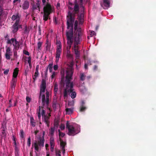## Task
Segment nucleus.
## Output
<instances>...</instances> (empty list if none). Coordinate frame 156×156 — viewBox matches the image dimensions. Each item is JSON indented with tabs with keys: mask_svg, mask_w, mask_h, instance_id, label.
Returning <instances> with one entry per match:
<instances>
[{
	"mask_svg": "<svg viewBox=\"0 0 156 156\" xmlns=\"http://www.w3.org/2000/svg\"><path fill=\"white\" fill-rule=\"evenodd\" d=\"M66 35L67 37V44L69 45L66 48L68 52L69 51L73 42V29L70 28L69 31H66Z\"/></svg>",
	"mask_w": 156,
	"mask_h": 156,
	"instance_id": "nucleus-4",
	"label": "nucleus"
},
{
	"mask_svg": "<svg viewBox=\"0 0 156 156\" xmlns=\"http://www.w3.org/2000/svg\"><path fill=\"white\" fill-rule=\"evenodd\" d=\"M53 68V64L50 63L49 64L47 68L49 69L50 72L51 73L52 70Z\"/></svg>",
	"mask_w": 156,
	"mask_h": 156,
	"instance_id": "nucleus-29",
	"label": "nucleus"
},
{
	"mask_svg": "<svg viewBox=\"0 0 156 156\" xmlns=\"http://www.w3.org/2000/svg\"><path fill=\"white\" fill-rule=\"evenodd\" d=\"M44 14L43 16V20L46 21H47L48 18L50 19L49 18V15L50 14L49 12V13L44 12Z\"/></svg>",
	"mask_w": 156,
	"mask_h": 156,
	"instance_id": "nucleus-18",
	"label": "nucleus"
},
{
	"mask_svg": "<svg viewBox=\"0 0 156 156\" xmlns=\"http://www.w3.org/2000/svg\"><path fill=\"white\" fill-rule=\"evenodd\" d=\"M55 153L56 156H61V151L59 150H56Z\"/></svg>",
	"mask_w": 156,
	"mask_h": 156,
	"instance_id": "nucleus-39",
	"label": "nucleus"
},
{
	"mask_svg": "<svg viewBox=\"0 0 156 156\" xmlns=\"http://www.w3.org/2000/svg\"><path fill=\"white\" fill-rule=\"evenodd\" d=\"M44 12L48 13H51L52 12V8L51 5L48 3L43 8Z\"/></svg>",
	"mask_w": 156,
	"mask_h": 156,
	"instance_id": "nucleus-10",
	"label": "nucleus"
},
{
	"mask_svg": "<svg viewBox=\"0 0 156 156\" xmlns=\"http://www.w3.org/2000/svg\"><path fill=\"white\" fill-rule=\"evenodd\" d=\"M79 12V6L77 4H75L74 7V10L73 12L72 13L69 11L68 13V15L67 16V28H73V24L75 20V16L76 14Z\"/></svg>",
	"mask_w": 156,
	"mask_h": 156,
	"instance_id": "nucleus-3",
	"label": "nucleus"
},
{
	"mask_svg": "<svg viewBox=\"0 0 156 156\" xmlns=\"http://www.w3.org/2000/svg\"><path fill=\"white\" fill-rule=\"evenodd\" d=\"M11 53V49L10 48L8 47L7 48L6 52L5 53L10 54Z\"/></svg>",
	"mask_w": 156,
	"mask_h": 156,
	"instance_id": "nucleus-44",
	"label": "nucleus"
},
{
	"mask_svg": "<svg viewBox=\"0 0 156 156\" xmlns=\"http://www.w3.org/2000/svg\"><path fill=\"white\" fill-rule=\"evenodd\" d=\"M56 44L57 45H59V44H61V42L59 41H56Z\"/></svg>",
	"mask_w": 156,
	"mask_h": 156,
	"instance_id": "nucleus-56",
	"label": "nucleus"
},
{
	"mask_svg": "<svg viewBox=\"0 0 156 156\" xmlns=\"http://www.w3.org/2000/svg\"><path fill=\"white\" fill-rule=\"evenodd\" d=\"M17 81L16 79H12V81L11 82V90L13 91L14 90L15 87L16 83Z\"/></svg>",
	"mask_w": 156,
	"mask_h": 156,
	"instance_id": "nucleus-13",
	"label": "nucleus"
},
{
	"mask_svg": "<svg viewBox=\"0 0 156 156\" xmlns=\"http://www.w3.org/2000/svg\"><path fill=\"white\" fill-rule=\"evenodd\" d=\"M26 101L28 103H30L31 100V99L28 96H27L26 98Z\"/></svg>",
	"mask_w": 156,
	"mask_h": 156,
	"instance_id": "nucleus-46",
	"label": "nucleus"
},
{
	"mask_svg": "<svg viewBox=\"0 0 156 156\" xmlns=\"http://www.w3.org/2000/svg\"><path fill=\"white\" fill-rule=\"evenodd\" d=\"M66 128L68 129V134L69 136H74L80 132L78 129H76L73 125H69L68 121L66 122Z\"/></svg>",
	"mask_w": 156,
	"mask_h": 156,
	"instance_id": "nucleus-5",
	"label": "nucleus"
},
{
	"mask_svg": "<svg viewBox=\"0 0 156 156\" xmlns=\"http://www.w3.org/2000/svg\"><path fill=\"white\" fill-rule=\"evenodd\" d=\"M16 40L14 38H12L11 39V41L12 43H13L14 42H15Z\"/></svg>",
	"mask_w": 156,
	"mask_h": 156,
	"instance_id": "nucleus-58",
	"label": "nucleus"
},
{
	"mask_svg": "<svg viewBox=\"0 0 156 156\" xmlns=\"http://www.w3.org/2000/svg\"><path fill=\"white\" fill-rule=\"evenodd\" d=\"M37 2L36 4V5L37 6V8H38V9H39V11H40V8H41V6H40V5L39 1V0H37Z\"/></svg>",
	"mask_w": 156,
	"mask_h": 156,
	"instance_id": "nucleus-33",
	"label": "nucleus"
},
{
	"mask_svg": "<svg viewBox=\"0 0 156 156\" xmlns=\"http://www.w3.org/2000/svg\"><path fill=\"white\" fill-rule=\"evenodd\" d=\"M39 73L35 72L34 75H33L32 77L33 79V82H34L35 81L37 78L38 76Z\"/></svg>",
	"mask_w": 156,
	"mask_h": 156,
	"instance_id": "nucleus-27",
	"label": "nucleus"
},
{
	"mask_svg": "<svg viewBox=\"0 0 156 156\" xmlns=\"http://www.w3.org/2000/svg\"><path fill=\"white\" fill-rule=\"evenodd\" d=\"M30 122L31 125L33 127H35V126L36 123L34 121V120L33 117H30Z\"/></svg>",
	"mask_w": 156,
	"mask_h": 156,
	"instance_id": "nucleus-25",
	"label": "nucleus"
},
{
	"mask_svg": "<svg viewBox=\"0 0 156 156\" xmlns=\"http://www.w3.org/2000/svg\"><path fill=\"white\" fill-rule=\"evenodd\" d=\"M29 7V2L27 0L25 1L22 5V8L23 9H27Z\"/></svg>",
	"mask_w": 156,
	"mask_h": 156,
	"instance_id": "nucleus-16",
	"label": "nucleus"
},
{
	"mask_svg": "<svg viewBox=\"0 0 156 156\" xmlns=\"http://www.w3.org/2000/svg\"><path fill=\"white\" fill-rule=\"evenodd\" d=\"M75 54L76 55H78L80 54V51H74Z\"/></svg>",
	"mask_w": 156,
	"mask_h": 156,
	"instance_id": "nucleus-54",
	"label": "nucleus"
},
{
	"mask_svg": "<svg viewBox=\"0 0 156 156\" xmlns=\"http://www.w3.org/2000/svg\"><path fill=\"white\" fill-rule=\"evenodd\" d=\"M90 35H92V36L93 35H95V33L94 31H92L91 32V34Z\"/></svg>",
	"mask_w": 156,
	"mask_h": 156,
	"instance_id": "nucleus-55",
	"label": "nucleus"
},
{
	"mask_svg": "<svg viewBox=\"0 0 156 156\" xmlns=\"http://www.w3.org/2000/svg\"><path fill=\"white\" fill-rule=\"evenodd\" d=\"M61 51L62 45L61 44H59L57 45L56 50V61L57 62L58 61Z\"/></svg>",
	"mask_w": 156,
	"mask_h": 156,
	"instance_id": "nucleus-9",
	"label": "nucleus"
},
{
	"mask_svg": "<svg viewBox=\"0 0 156 156\" xmlns=\"http://www.w3.org/2000/svg\"><path fill=\"white\" fill-rule=\"evenodd\" d=\"M27 144L28 147H30L31 144V138L30 136H29L28 139Z\"/></svg>",
	"mask_w": 156,
	"mask_h": 156,
	"instance_id": "nucleus-32",
	"label": "nucleus"
},
{
	"mask_svg": "<svg viewBox=\"0 0 156 156\" xmlns=\"http://www.w3.org/2000/svg\"><path fill=\"white\" fill-rule=\"evenodd\" d=\"M50 144L51 147H54L55 143L54 138L51 136L50 138Z\"/></svg>",
	"mask_w": 156,
	"mask_h": 156,
	"instance_id": "nucleus-22",
	"label": "nucleus"
},
{
	"mask_svg": "<svg viewBox=\"0 0 156 156\" xmlns=\"http://www.w3.org/2000/svg\"><path fill=\"white\" fill-rule=\"evenodd\" d=\"M51 116V113L50 112L47 115L42 117V122H44L48 127L50 126V117Z\"/></svg>",
	"mask_w": 156,
	"mask_h": 156,
	"instance_id": "nucleus-8",
	"label": "nucleus"
},
{
	"mask_svg": "<svg viewBox=\"0 0 156 156\" xmlns=\"http://www.w3.org/2000/svg\"><path fill=\"white\" fill-rule=\"evenodd\" d=\"M48 68H47L45 70V76H47V73H48Z\"/></svg>",
	"mask_w": 156,
	"mask_h": 156,
	"instance_id": "nucleus-59",
	"label": "nucleus"
},
{
	"mask_svg": "<svg viewBox=\"0 0 156 156\" xmlns=\"http://www.w3.org/2000/svg\"><path fill=\"white\" fill-rule=\"evenodd\" d=\"M14 57L15 59L17 58L18 55H17V52L16 51H14Z\"/></svg>",
	"mask_w": 156,
	"mask_h": 156,
	"instance_id": "nucleus-43",
	"label": "nucleus"
},
{
	"mask_svg": "<svg viewBox=\"0 0 156 156\" xmlns=\"http://www.w3.org/2000/svg\"><path fill=\"white\" fill-rule=\"evenodd\" d=\"M39 68V65H37L36 66V69H35V72H36L39 73V72H38Z\"/></svg>",
	"mask_w": 156,
	"mask_h": 156,
	"instance_id": "nucleus-51",
	"label": "nucleus"
},
{
	"mask_svg": "<svg viewBox=\"0 0 156 156\" xmlns=\"http://www.w3.org/2000/svg\"><path fill=\"white\" fill-rule=\"evenodd\" d=\"M12 27L13 29L12 32L15 33L18 31L19 28L21 27V25H16L13 24Z\"/></svg>",
	"mask_w": 156,
	"mask_h": 156,
	"instance_id": "nucleus-14",
	"label": "nucleus"
},
{
	"mask_svg": "<svg viewBox=\"0 0 156 156\" xmlns=\"http://www.w3.org/2000/svg\"><path fill=\"white\" fill-rule=\"evenodd\" d=\"M58 66L57 65H55L53 67V68L54 70H56L58 69Z\"/></svg>",
	"mask_w": 156,
	"mask_h": 156,
	"instance_id": "nucleus-52",
	"label": "nucleus"
},
{
	"mask_svg": "<svg viewBox=\"0 0 156 156\" xmlns=\"http://www.w3.org/2000/svg\"><path fill=\"white\" fill-rule=\"evenodd\" d=\"M83 14H81L80 15H78V19L80 22H82L83 20Z\"/></svg>",
	"mask_w": 156,
	"mask_h": 156,
	"instance_id": "nucleus-35",
	"label": "nucleus"
},
{
	"mask_svg": "<svg viewBox=\"0 0 156 156\" xmlns=\"http://www.w3.org/2000/svg\"><path fill=\"white\" fill-rule=\"evenodd\" d=\"M41 107L40 106H39V110L37 112L38 117L39 119H40L41 117Z\"/></svg>",
	"mask_w": 156,
	"mask_h": 156,
	"instance_id": "nucleus-31",
	"label": "nucleus"
},
{
	"mask_svg": "<svg viewBox=\"0 0 156 156\" xmlns=\"http://www.w3.org/2000/svg\"><path fill=\"white\" fill-rule=\"evenodd\" d=\"M66 114L70 115L73 112V109L71 108H66Z\"/></svg>",
	"mask_w": 156,
	"mask_h": 156,
	"instance_id": "nucleus-24",
	"label": "nucleus"
},
{
	"mask_svg": "<svg viewBox=\"0 0 156 156\" xmlns=\"http://www.w3.org/2000/svg\"><path fill=\"white\" fill-rule=\"evenodd\" d=\"M84 68L86 69H88L87 65L85 63L84 64Z\"/></svg>",
	"mask_w": 156,
	"mask_h": 156,
	"instance_id": "nucleus-63",
	"label": "nucleus"
},
{
	"mask_svg": "<svg viewBox=\"0 0 156 156\" xmlns=\"http://www.w3.org/2000/svg\"><path fill=\"white\" fill-rule=\"evenodd\" d=\"M56 75V73L55 72H54L52 73V74L51 75V78L52 79L54 78L55 76Z\"/></svg>",
	"mask_w": 156,
	"mask_h": 156,
	"instance_id": "nucleus-48",
	"label": "nucleus"
},
{
	"mask_svg": "<svg viewBox=\"0 0 156 156\" xmlns=\"http://www.w3.org/2000/svg\"><path fill=\"white\" fill-rule=\"evenodd\" d=\"M61 129L62 130H63L65 128V125L63 124H61L60 126Z\"/></svg>",
	"mask_w": 156,
	"mask_h": 156,
	"instance_id": "nucleus-53",
	"label": "nucleus"
},
{
	"mask_svg": "<svg viewBox=\"0 0 156 156\" xmlns=\"http://www.w3.org/2000/svg\"><path fill=\"white\" fill-rule=\"evenodd\" d=\"M12 139L13 141H14V145H15L16 148V139L14 135L12 136Z\"/></svg>",
	"mask_w": 156,
	"mask_h": 156,
	"instance_id": "nucleus-34",
	"label": "nucleus"
},
{
	"mask_svg": "<svg viewBox=\"0 0 156 156\" xmlns=\"http://www.w3.org/2000/svg\"><path fill=\"white\" fill-rule=\"evenodd\" d=\"M37 8V6L35 4H34L33 5L32 9L33 10H34L35 9H36Z\"/></svg>",
	"mask_w": 156,
	"mask_h": 156,
	"instance_id": "nucleus-47",
	"label": "nucleus"
},
{
	"mask_svg": "<svg viewBox=\"0 0 156 156\" xmlns=\"http://www.w3.org/2000/svg\"><path fill=\"white\" fill-rule=\"evenodd\" d=\"M28 60L27 61L28 62H31V57L30 56H29L28 58Z\"/></svg>",
	"mask_w": 156,
	"mask_h": 156,
	"instance_id": "nucleus-60",
	"label": "nucleus"
},
{
	"mask_svg": "<svg viewBox=\"0 0 156 156\" xmlns=\"http://www.w3.org/2000/svg\"><path fill=\"white\" fill-rule=\"evenodd\" d=\"M78 21L77 20H76L74 23V29L75 32V34L74 35V36H76V35H78V32H77V30H78L79 29H80V31L81 32V35H82V32L81 30V29L78 28L77 26H78Z\"/></svg>",
	"mask_w": 156,
	"mask_h": 156,
	"instance_id": "nucleus-11",
	"label": "nucleus"
},
{
	"mask_svg": "<svg viewBox=\"0 0 156 156\" xmlns=\"http://www.w3.org/2000/svg\"><path fill=\"white\" fill-rule=\"evenodd\" d=\"M19 18H18V19H16V22L14 24L16 25H20L19 24Z\"/></svg>",
	"mask_w": 156,
	"mask_h": 156,
	"instance_id": "nucleus-45",
	"label": "nucleus"
},
{
	"mask_svg": "<svg viewBox=\"0 0 156 156\" xmlns=\"http://www.w3.org/2000/svg\"><path fill=\"white\" fill-rule=\"evenodd\" d=\"M10 54L5 53V56L7 60H9L10 59Z\"/></svg>",
	"mask_w": 156,
	"mask_h": 156,
	"instance_id": "nucleus-37",
	"label": "nucleus"
},
{
	"mask_svg": "<svg viewBox=\"0 0 156 156\" xmlns=\"http://www.w3.org/2000/svg\"><path fill=\"white\" fill-rule=\"evenodd\" d=\"M58 90V85L56 83H55L54 87V91L55 96H56Z\"/></svg>",
	"mask_w": 156,
	"mask_h": 156,
	"instance_id": "nucleus-21",
	"label": "nucleus"
},
{
	"mask_svg": "<svg viewBox=\"0 0 156 156\" xmlns=\"http://www.w3.org/2000/svg\"><path fill=\"white\" fill-rule=\"evenodd\" d=\"M45 111L44 109H42V111H41V115H42V117L48 115H45Z\"/></svg>",
	"mask_w": 156,
	"mask_h": 156,
	"instance_id": "nucleus-42",
	"label": "nucleus"
},
{
	"mask_svg": "<svg viewBox=\"0 0 156 156\" xmlns=\"http://www.w3.org/2000/svg\"><path fill=\"white\" fill-rule=\"evenodd\" d=\"M46 80L44 79H42L41 81V84L40 86V91L39 94V99H41L42 105L41 108L42 109L44 108L45 107L51 112V108L48 107L50 102L49 92L47 90L46 91L45 93L46 96L44 94H42V93H44L45 90L46 88Z\"/></svg>",
	"mask_w": 156,
	"mask_h": 156,
	"instance_id": "nucleus-2",
	"label": "nucleus"
},
{
	"mask_svg": "<svg viewBox=\"0 0 156 156\" xmlns=\"http://www.w3.org/2000/svg\"><path fill=\"white\" fill-rule=\"evenodd\" d=\"M110 0H103V5L104 6V9H107L110 7Z\"/></svg>",
	"mask_w": 156,
	"mask_h": 156,
	"instance_id": "nucleus-12",
	"label": "nucleus"
},
{
	"mask_svg": "<svg viewBox=\"0 0 156 156\" xmlns=\"http://www.w3.org/2000/svg\"><path fill=\"white\" fill-rule=\"evenodd\" d=\"M86 76L83 73H81L80 74V80L82 81H83L85 79Z\"/></svg>",
	"mask_w": 156,
	"mask_h": 156,
	"instance_id": "nucleus-30",
	"label": "nucleus"
},
{
	"mask_svg": "<svg viewBox=\"0 0 156 156\" xmlns=\"http://www.w3.org/2000/svg\"><path fill=\"white\" fill-rule=\"evenodd\" d=\"M9 71V69H6L4 71L3 73L5 75H6L8 74Z\"/></svg>",
	"mask_w": 156,
	"mask_h": 156,
	"instance_id": "nucleus-49",
	"label": "nucleus"
},
{
	"mask_svg": "<svg viewBox=\"0 0 156 156\" xmlns=\"http://www.w3.org/2000/svg\"><path fill=\"white\" fill-rule=\"evenodd\" d=\"M73 73V69L72 67L67 68L66 71V80L65 82L66 84V87L64 89L63 96L65 98L68 96L67 93H71L70 95L71 98L74 99L76 96V93L73 91V82H71L72 79V76Z\"/></svg>",
	"mask_w": 156,
	"mask_h": 156,
	"instance_id": "nucleus-1",
	"label": "nucleus"
},
{
	"mask_svg": "<svg viewBox=\"0 0 156 156\" xmlns=\"http://www.w3.org/2000/svg\"><path fill=\"white\" fill-rule=\"evenodd\" d=\"M42 42L39 41L37 43L38 48L39 49H41V47L42 45Z\"/></svg>",
	"mask_w": 156,
	"mask_h": 156,
	"instance_id": "nucleus-41",
	"label": "nucleus"
},
{
	"mask_svg": "<svg viewBox=\"0 0 156 156\" xmlns=\"http://www.w3.org/2000/svg\"><path fill=\"white\" fill-rule=\"evenodd\" d=\"M13 45L14 46V49H15L16 50H18L20 47V42L17 40L15 41V43L13 44Z\"/></svg>",
	"mask_w": 156,
	"mask_h": 156,
	"instance_id": "nucleus-17",
	"label": "nucleus"
},
{
	"mask_svg": "<svg viewBox=\"0 0 156 156\" xmlns=\"http://www.w3.org/2000/svg\"><path fill=\"white\" fill-rule=\"evenodd\" d=\"M60 147L61 149H65V146L66 145V143L64 142L62 140L60 139Z\"/></svg>",
	"mask_w": 156,
	"mask_h": 156,
	"instance_id": "nucleus-19",
	"label": "nucleus"
},
{
	"mask_svg": "<svg viewBox=\"0 0 156 156\" xmlns=\"http://www.w3.org/2000/svg\"><path fill=\"white\" fill-rule=\"evenodd\" d=\"M45 45H46V50L50 51L51 46V43L49 42L48 40H47Z\"/></svg>",
	"mask_w": 156,
	"mask_h": 156,
	"instance_id": "nucleus-20",
	"label": "nucleus"
},
{
	"mask_svg": "<svg viewBox=\"0 0 156 156\" xmlns=\"http://www.w3.org/2000/svg\"><path fill=\"white\" fill-rule=\"evenodd\" d=\"M80 57V54L78 55H76V59H79Z\"/></svg>",
	"mask_w": 156,
	"mask_h": 156,
	"instance_id": "nucleus-64",
	"label": "nucleus"
},
{
	"mask_svg": "<svg viewBox=\"0 0 156 156\" xmlns=\"http://www.w3.org/2000/svg\"><path fill=\"white\" fill-rule=\"evenodd\" d=\"M20 137L23 138L24 137V132L23 130L21 129L20 131Z\"/></svg>",
	"mask_w": 156,
	"mask_h": 156,
	"instance_id": "nucleus-38",
	"label": "nucleus"
},
{
	"mask_svg": "<svg viewBox=\"0 0 156 156\" xmlns=\"http://www.w3.org/2000/svg\"><path fill=\"white\" fill-rule=\"evenodd\" d=\"M11 40H8L7 41V43L8 44H11Z\"/></svg>",
	"mask_w": 156,
	"mask_h": 156,
	"instance_id": "nucleus-62",
	"label": "nucleus"
},
{
	"mask_svg": "<svg viewBox=\"0 0 156 156\" xmlns=\"http://www.w3.org/2000/svg\"><path fill=\"white\" fill-rule=\"evenodd\" d=\"M2 9L1 7L0 6V16H1L2 14Z\"/></svg>",
	"mask_w": 156,
	"mask_h": 156,
	"instance_id": "nucleus-57",
	"label": "nucleus"
},
{
	"mask_svg": "<svg viewBox=\"0 0 156 156\" xmlns=\"http://www.w3.org/2000/svg\"><path fill=\"white\" fill-rule=\"evenodd\" d=\"M19 70L18 68H16L13 71L12 75V79H16L17 76L18 75Z\"/></svg>",
	"mask_w": 156,
	"mask_h": 156,
	"instance_id": "nucleus-15",
	"label": "nucleus"
},
{
	"mask_svg": "<svg viewBox=\"0 0 156 156\" xmlns=\"http://www.w3.org/2000/svg\"><path fill=\"white\" fill-rule=\"evenodd\" d=\"M98 69V66L96 65H95L94 67V70H97Z\"/></svg>",
	"mask_w": 156,
	"mask_h": 156,
	"instance_id": "nucleus-61",
	"label": "nucleus"
},
{
	"mask_svg": "<svg viewBox=\"0 0 156 156\" xmlns=\"http://www.w3.org/2000/svg\"><path fill=\"white\" fill-rule=\"evenodd\" d=\"M55 127H51L49 133L51 136H53L54 135L55 130Z\"/></svg>",
	"mask_w": 156,
	"mask_h": 156,
	"instance_id": "nucleus-26",
	"label": "nucleus"
},
{
	"mask_svg": "<svg viewBox=\"0 0 156 156\" xmlns=\"http://www.w3.org/2000/svg\"><path fill=\"white\" fill-rule=\"evenodd\" d=\"M23 54H24L25 55H29V52L26 50H24L23 51Z\"/></svg>",
	"mask_w": 156,
	"mask_h": 156,
	"instance_id": "nucleus-50",
	"label": "nucleus"
},
{
	"mask_svg": "<svg viewBox=\"0 0 156 156\" xmlns=\"http://www.w3.org/2000/svg\"><path fill=\"white\" fill-rule=\"evenodd\" d=\"M61 74L62 76V79L61 81V83H62L63 82V80L65 76V71L64 69L62 70L61 71Z\"/></svg>",
	"mask_w": 156,
	"mask_h": 156,
	"instance_id": "nucleus-23",
	"label": "nucleus"
},
{
	"mask_svg": "<svg viewBox=\"0 0 156 156\" xmlns=\"http://www.w3.org/2000/svg\"><path fill=\"white\" fill-rule=\"evenodd\" d=\"M44 140L43 136L42 137H40L37 142L34 143V149L36 151H39V147H41L44 146Z\"/></svg>",
	"mask_w": 156,
	"mask_h": 156,
	"instance_id": "nucleus-7",
	"label": "nucleus"
},
{
	"mask_svg": "<svg viewBox=\"0 0 156 156\" xmlns=\"http://www.w3.org/2000/svg\"><path fill=\"white\" fill-rule=\"evenodd\" d=\"M58 132H59V136H61L62 137H63L65 135V134L62 132H61L59 129L58 130Z\"/></svg>",
	"mask_w": 156,
	"mask_h": 156,
	"instance_id": "nucleus-40",
	"label": "nucleus"
},
{
	"mask_svg": "<svg viewBox=\"0 0 156 156\" xmlns=\"http://www.w3.org/2000/svg\"><path fill=\"white\" fill-rule=\"evenodd\" d=\"M80 30V29H79L77 30V32H78V35H76V36H75L74 37V44L73 48L74 51H79L78 44H80L79 38L81 36V32Z\"/></svg>",
	"mask_w": 156,
	"mask_h": 156,
	"instance_id": "nucleus-6",
	"label": "nucleus"
},
{
	"mask_svg": "<svg viewBox=\"0 0 156 156\" xmlns=\"http://www.w3.org/2000/svg\"><path fill=\"white\" fill-rule=\"evenodd\" d=\"M19 17L18 15H13L12 18V20H14L16 19H17L19 18Z\"/></svg>",
	"mask_w": 156,
	"mask_h": 156,
	"instance_id": "nucleus-36",
	"label": "nucleus"
},
{
	"mask_svg": "<svg viewBox=\"0 0 156 156\" xmlns=\"http://www.w3.org/2000/svg\"><path fill=\"white\" fill-rule=\"evenodd\" d=\"M87 108L83 105H81L80 107V112H84L86 109Z\"/></svg>",
	"mask_w": 156,
	"mask_h": 156,
	"instance_id": "nucleus-28",
	"label": "nucleus"
}]
</instances>
